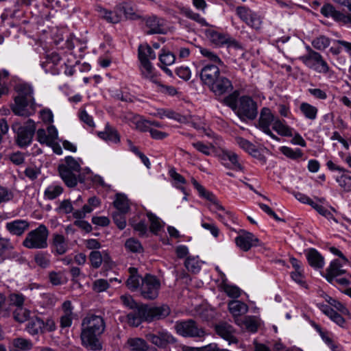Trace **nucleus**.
I'll return each instance as SVG.
<instances>
[{
  "label": "nucleus",
  "instance_id": "obj_20",
  "mask_svg": "<svg viewBox=\"0 0 351 351\" xmlns=\"http://www.w3.org/2000/svg\"><path fill=\"white\" fill-rule=\"evenodd\" d=\"M321 13L326 17H332L335 21L351 24V15L343 14L340 11L337 10L330 3L325 4L322 7Z\"/></svg>",
  "mask_w": 351,
  "mask_h": 351
},
{
  "label": "nucleus",
  "instance_id": "obj_41",
  "mask_svg": "<svg viewBox=\"0 0 351 351\" xmlns=\"http://www.w3.org/2000/svg\"><path fill=\"white\" fill-rule=\"evenodd\" d=\"M272 128L278 134L283 136H292V129L285 124V121L280 120L278 117L276 118Z\"/></svg>",
  "mask_w": 351,
  "mask_h": 351
},
{
  "label": "nucleus",
  "instance_id": "obj_26",
  "mask_svg": "<svg viewBox=\"0 0 351 351\" xmlns=\"http://www.w3.org/2000/svg\"><path fill=\"white\" fill-rule=\"evenodd\" d=\"M237 143L241 148L247 152L252 156L265 162V158L262 155L260 151L256 147V146L250 143L249 141L242 138L238 137L236 138Z\"/></svg>",
  "mask_w": 351,
  "mask_h": 351
},
{
  "label": "nucleus",
  "instance_id": "obj_38",
  "mask_svg": "<svg viewBox=\"0 0 351 351\" xmlns=\"http://www.w3.org/2000/svg\"><path fill=\"white\" fill-rule=\"evenodd\" d=\"M129 273L130 277L126 281L128 288L132 291H136L138 289H140L142 278L137 274V269L134 267H130Z\"/></svg>",
  "mask_w": 351,
  "mask_h": 351
},
{
  "label": "nucleus",
  "instance_id": "obj_3",
  "mask_svg": "<svg viewBox=\"0 0 351 351\" xmlns=\"http://www.w3.org/2000/svg\"><path fill=\"white\" fill-rule=\"evenodd\" d=\"M12 128L16 133V143L20 147H27L31 143L36 130V125L33 120L28 119L24 125L14 123Z\"/></svg>",
  "mask_w": 351,
  "mask_h": 351
},
{
  "label": "nucleus",
  "instance_id": "obj_31",
  "mask_svg": "<svg viewBox=\"0 0 351 351\" xmlns=\"http://www.w3.org/2000/svg\"><path fill=\"white\" fill-rule=\"evenodd\" d=\"M16 89L18 95L15 98H19L20 100L32 102V106H35L33 89L30 85L27 84H20L16 86Z\"/></svg>",
  "mask_w": 351,
  "mask_h": 351
},
{
  "label": "nucleus",
  "instance_id": "obj_4",
  "mask_svg": "<svg viewBox=\"0 0 351 351\" xmlns=\"http://www.w3.org/2000/svg\"><path fill=\"white\" fill-rule=\"evenodd\" d=\"M174 328L176 332L184 337L202 338L206 332L193 319L176 322Z\"/></svg>",
  "mask_w": 351,
  "mask_h": 351
},
{
  "label": "nucleus",
  "instance_id": "obj_56",
  "mask_svg": "<svg viewBox=\"0 0 351 351\" xmlns=\"http://www.w3.org/2000/svg\"><path fill=\"white\" fill-rule=\"evenodd\" d=\"M59 166H64L66 169L72 170L76 173H80L81 169L80 164L72 156L66 157L65 163L60 165Z\"/></svg>",
  "mask_w": 351,
  "mask_h": 351
},
{
  "label": "nucleus",
  "instance_id": "obj_19",
  "mask_svg": "<svg viewBox=\"0 0 351 351\" xmlns=\"http://www.w3.org/2000/svg\"><path fill=\"white\" fill-rule=\"evenodd\" d=\"M36 138L41 144L47 146L53 145L58 138V131L53 125H50L47 130L38 129L36 132Z\"/></svg>",
  "mask_w": 351,
  "mask_h": 351
},
{
  "label": "nucleus",
  "instance_id": "obj_35",
  "mask_svg": "<svg viewBox=\"0 0 351 351\" xmlns=\"http://www.w3.org/2000/svg\"><path fill=\"white\" fill-rule=\"evenodd\" d=\"M237 325L251 332H256L260 326V320L256 316H245L242 317L239 324Z\"/></svg>",
  "mask_w": 351,
  "mask_h": 351
},
{
  "label": "nucleus",
  "instance_id": "obj_36",
  "mask_svg": "<svg viewBox=\"0 0 351 351\" xmlns=\"http://www.w3.org/2000/svg\"><path fill=\"white\" fill-rule=\"evenodd\" d=\"M345 270L342 268V264L339 260H334L331 262L326 270V279L328 282L333 283V280L338 276L343 274Z\"/></svg>",
  "mask_w": 351,
  "mask_h": 351
},
{
  "label": "nucleus",
  "instance_id": "obj_39",
  "mask_svg": "<svg viewBox=\"0 0 351 351\" xmlns=\"http://www.w3.org/2000/svg\"><path fill=\"white\" fill-rule=\"evenodd\" d=\"M156 55L152 47L148 45H141L138 47V58L141 63L149 62L150 60H154Z\"/></svg>",
  "mask_w": 351,
  "mask_h": 351
},
{
  "label": "nucleus",
  "instance_id": "obj_51",
  "mask_svg": "<svg viewBox=\"0 0 351 351\" xmlns=\"http://www.w3.org/2000/svg\"><path fill=\"white\" fill-rule=\"evenodd\" d=\"M330 39L324 36H320L312 42V45L317 50H324L330 45Z\"/></svg>",
  "mask_w": 351,
  "mask_h": 351
},
{
  "label": "nucleus",
  "instance_id": "obj_1",
  "mask_svg": "<svg viewBox=\"0 0 351 351\" xmlns=\"http://www.w3.org/2000/svg\"><path fill=\"white\" fill-rule=\"evenodd\" d=\"M105 322L99 315H88L82 322L80 335L82 345L92 350H99L102 348L99 337L104 332Z\"/></svg>",
  "mask_w": 351,
  "mask_h": 351
},
{
  "label": "nucleus",
  "instance_id": "obj_22",
  "mask_svg": "<svg viewBox=\"0 0 351 351\" xmlns=\"http://www.w3.org/2000/svg\"><path fill=\"white\" fill-rule=\"evenodd\" d=\"M12 110L16 115L29 117L34 112V106H32V102L14 98V104L12 106Z\"/></svg>",
  "mask_w": 351,
  "mask_h": 351
},
{
  "label": "nucleus",
  "instance_id": "obj_30",
  "mask_svg": "<svg viewBox=\"0 0 351 351\" xmlns=\"http://www.w3.org/2000/svg\"><path fill=\"white\" fill-rule=\"evenodd\" d=\"M124 347L130 351H147L149 348L147 341L140 337L128 338Z\"/></svg>",
  "mask_w": 351,
  "mask_h": 351
},
{
  "label": "nucleus",
  "instance_id": "obj_15",
  "mask_svg": "<svg viewBox=\"0 0 351 351\" xmlns=\"http://www.w3.org/2000/svg\"><path fill=\"white\" fill-rule=\"evenodd\" d=\"M221 163L226 168L235 170L243 171V168L239 162L238 155L231 150H223L220 154Z\"/></svg>",
  "mask_w": 351,
  "mask_h": 351
},
{
  "label": "nucleus",
  "instance_id": "obj_63",
  "mask_svg": "<svg viewBox=\"0 0 351 351\" xmlns=\"http://www.w3.org/2000/svg\"><path fill=\"white\" fill-rule=\"evenodd\" d=\"M109 287V282L105 279L96 280L93 284V290L98 293L107 290Z\"/></svg>",
  "mask_w": 351,
  "mask_h": 351
},
{
  "label": "nucleus",
  "instance_id": "obj_52",
  "mask_svg": "<svg viewBox=\"0 0 351 351\" xmlns=\"http://www.w3.org/2000/svg\"><path fill=\"white\" fill-rule=\"evenodd\" d=\"M223 290L228 297L232 298H238L241 294V290L235 285L224 284Z\"/></svg>",
  "mask_w": 351,
  "mask_h": 351
},
{
  "label": "nucleus",
  "instance_id": "obj_21",
  "mask_svg": "<svg viewBox=\"0 0 351 351\" xmlns=\"http://www.w3.org/2000/svg\"><path fill=\"white\" fill-rule=\"evenodd\" d=\"M217 334L223 339L228 341L229 343H237V339L235 337V330L232 325L227 322H221L215 326Z\"/></svg>",
  "mask_w": 351,
  "mask_h": 351
},
{
  "label": "nucleus",
  "instance_id": "obj_62",
  "mask_svg": "<svg viewBox=\"0 0 351 351\" xmlns=\"http://www.w3.org/2000/svg\"><path fill=\"white\" fill-rule=\"evenodd\" d=\"M93 210L88 204L82 206L81 210H76L73 213V217L77 219H84L86 214L90 213Z\"/></svg>",
  "mask_w": 351,
  "mask_h": 351
},
{
  "label": "nucleus",
  "instance_id": "obj_43",
  "mask_svg": "<svg viewBox=\"0 0 351 351\" xmlns=\"http://www.w3.org/2000/svg\"><path fill=\"white\" fill-rule=\"evenodd\" d=\"M114 206L117 209V212L125 214L129 211L130 206L128 198L121 194H118L114 202Z\"/></svg>",
  "mask_w": 351,
  "mask_h": 351
},
{
  "label": "nucleus",
  "instance_id": "obj_57",
  "mask_svg": "<svg viewBox=\"0 0 351 351\" xmlns=\"http://www.w3.org/2000/svg\"><path fill=\"white\" fill-rule=\"evenodd\" d=\"M147 216L151 223L149 228L150 230L152 232L156 234L162 228V225L159 219L152 213H148Z\"/></svg>",
  "mask_w": 351,
  "mask_h": 351
},
{
  "label": "nucleus",
  "instance_id": "obj_6",
  "mask_svg": "<svg viewBox=\"0 0 351 351\" xmlns=\"http://www.w3.org/2000/svg\"><path fill=\"white\" fill-rule=\"evenodd\" d=\"M300 60L308 68L320 73H328L330 67L319 53L308 48V53L302 56Z\"/></svg>",
  "mask_w": 351,
  "mask_h": 351
},
{
  "label": "nucleus",
  "instance_id": "obj_13",
  "mask_svg": "<svg viewBox=\"0 0 351 351\" xmlns=\"http://www.w3.org/2000/svg\"><path fill=\"white\" fill-rule=\"evenodd\" d=\"M219 77H220V70L217 65L208 64L201 69V80L208 87L210 86Z\"/></svg>",
  "mask_w": 351,
  "mask_h": 351
},
{
  "label": "nucleus",
  "instance_id": "obj_64",
  "mask_svg": "<svg viewBox=\"0 0 351 351\" xmlns=\"http://www.w3.org/2000/svg\"><path fill=\"white\" fill-rule=\"evenodd\" d=\"M112 218L114 222L117 224L119 229L123 230L125 228L126 226L125 214H122L121 213L119 212H114L112 214Z\"/></svg>",
  "mask_w": 351,
  "mask_h": 351
},
{
  "label": "nucleus",
  "instance_id": "obj_11",
  "mask_svg": "<svg viewBox=\"0 0 351 351\" xmlns=\"http://www.w3.org/2000/svg\"><path fill=\"white\" fill-rule=\"evenodd\" d=\"M276 117L272 114L270 109L268 108H263L260 114L258 120L259 128L267 135L270 136L274 139H278L270 130L271 124L274 123Z\"/></svg>",
  "mask_w": 351,
  "mask_h": 351
},
{
  "label": "nucleus",
  "instance_id": "obj_24",
  "mask_svg": "<svg viewBox=\"0 0 351 351\" xmlns=\"http://www.w3.org/2000/svg\"><path fill=\"white\" fill-rule=\"evenodd\" d=\"M18 258V254L14 251V247L9 239L0 238V263L6 259Z\"/></svg>",
  "mask_w": 351,
  "mask_h": 351
},
{
  "label": "nucleus",
  "instance_id": "obj_29",
  "mask_svg": "<svg viewBox=\"0 0 351 351\" xmlns=\"http://www.w3.org/2000/svg\"><path fill=\"white\" fill-rule=\"evenodd\" d=\"M88 258L91 265L95 269L99 268L103 261L105 263H108L110 261V257L107 251L99 252L97 250L92 251L89 256Z\"/></svg>",
  "mask_w": 351,
  "mask_h": 351
},
{
  "label": "nucleus",
  "instance_id": "obj_37",
  "mask_svg": "<svg viewBox=\"0 0 351 351\" xmlns=\"http://www.w3.org/2000/svg\"><path fill=\"white\" fill-rule=\"evenodd\" d=\"M98 136L101 139L118 143L120 141V136L117 130L107 123L105 126L104 131L98 133Z\"/></svg>",
  "mask_w": 351,
  "mask_h": 351
},
{
  "label": "nucleus",
  "instance_id": "obj_9",
  "mask_svg": "<svg viewBox=\"0 0 351 351\" xmlns=\"http://www.w3.org/2000/svg\"><path fill=\"white\" fill-rule=\"evenodd\" d=\"M236 11L239 17L248 26L255 29H261L263 21L256 13L245 6L237 7Z\"/></svg>",
  "mask_w": 351,
  "mask_h": 351
},
{
  "label": "nucleus",
  "instance_id": "obj_12",
  "mask_svg": "<svg viewBox=\"0 0 351 351\" xmlns=\"http://www.w3.org/2000/svg\"><path fill=\"white\" fill-rule=\"evenodd\" d=\"M258 241L252 233L241 230L239 235L235 238V243L237 247L241 250L247 252L251 249V247L257 245Z\"/></svg>",
  "mask_w": 351,
  "mask_h": 351
},
{
  "label": "nucleus",
  "instance_id": "obj_48",
  "mask_svg": "<svg viewBox=\"0 0 351 351\" xmlns=\"http://www.w3.org/2000/svg\"><path fill=\"white\" fill-rule=\"evenodd\" d=\"M63 192V188L60 185H50L45 191V195L49 199H54Z\"/></svg>",
  "mask_w": 351,
  "mask_h": 351
},
{
  "label": "nucleus",
  "instance_id": "obj_17",
  "mask_svg": "<svg viewBox=\"0 0 351 351\" xmlns=\"http://www.w3.org/2000/svg\"><path fill=\"white\" fill-rule=\"evenodd\" d=\"M145 23V32L147 34L165 33V21L162 19L152 16L147 18Z\"/></svg>",
  "mask_w": 351,
  "mask_h": 351
},
{
  "label": "nucleus",
  "instance_id": "obj_18",
  "mask_svg": "<svg viewBox=\"0 0 351 351\" xmlns=\"http://www.w3.org/2000/svg\"><path fill=\"white\" fill-rule=\"evenodd\" d=\"M208 88L216 96H221L231 92L233 86L227 77L220 75Z\"/></svg>",
  "mask_w": 351,
  "mask_h": 351
},
{
  "label": "nucleus",
  "instance_id": "obj_49",
  "mask_svg": "<svg viewBox=\"0 0 351 351\" xmlns=\"http://www.w3.org/2000/svg\"><path fill=\"white\" fill-rule=\"evenodd\" d=\"M280 151L285 156L293 160L301 158L303 155L302 152L300 149H293L286 146L282 147Z\"/></svg>",
  "mask_w": 351,
  "mask_h": 351
},
{
  "label": "nucleus",
  "instance_id": "obj_16",
  "mask_svg": "<svg viewBox=\"0 0 351 351\" xmlns=\"http://www.w3.org/2000/svg\"><path fill=\"white\" fill-rule=\"evenodd\" d=\"M228 308L236 324H239L242 315L247 313L249 307L245 302L234 300L228 303Z\"/></svg>",
  "mask_w": 351,
  "mask_h": 351
},
{
  "label": "nucleus",
  "instance_id": "obj_44",
  "mask_svg": "<svg viewBox=\"0 0 351 351\" xmlns=\"http://www.w3.org/2000/svg\"><path fill=\"white\" fill-rule=\"evenodd\" d=\"M121 12L119 11L118 5L113 11H108L107 10H101V16L108 22L112 23H117L121 21Z\"/></svg>",
  "mask_w": 351,
  "mask_h": 351
},
{
  "label": "nucleus",
  "instance_id": "obj_32",
  "mask_svg": "<svg viewBox=\"0 0 351 351\" xmlns=\"http://www.w3.org/2000/svg\"><path fill=\"white\" fill-rule=\"evenodd\" d=\"M51 246L58 255H62L68 250V242L62 234H54L53 235Z\"/></svg>",
  "mask_w": 351,
  "mask_h": 351
},
{
  "label": "nucleus",
  "instance_id": "obj_61",
  "mask_svg": "<svg viewBox=\"0 0 351 351\" xmlns=\"http://www.w3.org/2000/svg\"><path fill=\"white\" fill-rule=\"evenodd\" d=\"M58 210L60 213H62L64 214H69L73 213L74 208L73 205L70 199H64L60 203V205L58 208Z\"/></svg>",
  "mask_w": 351,
  "mask_h": 351
},
{
  "label": "nucleus",
  "instance_id": "obj_45",
  "mask_svg": "<svg viewBox=\"0 0 351 351\" xmlns=\"http://www.w3.org/2000/svg\"><path fill=\"white\" fill-rule=\"evenodd\" d=\"M132 123L134 128L141 132H149L151 128L149 127V121L144 119L138 115L133 116Z\"/></svg>",
  "mask_w": 351,
  "mask_h": 351
},
{
  "label": "nucleus",
  "instance_id": "obj_2",
  "mask_svg": "<svg viewBox=\"0 0 351 351\" xmlns=\"http://www.w3.org/2000/svg\"><path fill=\"white\" fill-rule=\"evenodd\" d=\"M49 230L47 228L40 224L34 230L29 232L22 245L27 249H45L47 247Z\"/></svg>",
  "mask_w": 351,
  "mask_h": 351
},
{
  "label": "nucleus",
  "instance_id": "obj_58",
  "mask_svg": "<svg viewBox=\"0 0 351 351\" xmlns=\"http://www.w3.org/2000/svg\"><path fill=\"white\" fill-rule=\"evenodd\" d=\"M156 116L160 119L169 118L177 120L180 115L169 109H159L157 110Z\"/></svg>",
  "mask_w": 351,
  "mask_h": 351
},
{
  "label": "nucleus",
  "instance_id": "obj_33",
  "mask_svg": "<svg viewBox=\"0 0 351 351\" xmlns=\"http://www.w3.org/2000/svg\"><path fill=\"white\" fill-rule=\"evenodd\" d=\"M60 176L65 184L69 187H74L77 184V179L75 171L66 169L64 166H59Z\"/></svg>",
  "mask_w": 351,
  "mask_h": 351
},
{
  "label": "nucleus",
  "instance_id": "obj_28",
  "mask_svg": "<svg viewBox=\"0 0 351 351\" xmlns=\"http://www.w3.org/2000/svg\"><path fill=\"white\" fill-rule=\"evenodd\" d=\"M145 310L144 305L141 306H138L134 308V310L128 313L127 315V322L128 324L131 326H138L143 322H146V313L145 315L143 313V311Z\"/></svg>",
  "mask_w": 351,
  "mask_h": 351
},
{
  "label": "nucleus",
  "instance_id": "obj_47",
  "mask_svg": "<svg viewBox=\"0 0 351 351\" xmlns=\"http://www.w3.org/2000/svg\"><path fill=\"white\" fill-rule=\"evenodd\" d=\"M300 110L304 115L311 120H314L317 117V108L308 103H302L300 107Z\"/></svg>",
  "mask_w": 351,
  "mask_h": 351
},
{
  "label": "nucleus",
  "instance_id": "obj_8",
  "mask_svg": "<svg viewBox=\"0 0 351 351\" xmlns=\"http://www.w3.org/2000/svg\"><path fill=\"white\" fill-rule=\"evenodd\" d=\"M206 34L210 41L216 46L221 47L226 45L228 47L240 48L239 44L228 34L213 29L207 30Z\"/></svg>",
  "mask_w": 351,
  "mask_h": 351
},
{
  "label": "nucleus",
  "instance_id": "obj_5",
  "mask_svg": "<svg viewBox=\"0 0 351 351\" xmlns=\"http://www.w3.org/2000/svg\"><path fill=\"white\" fill-rule=\"evenodd\" d=\"M160 289V281L155 276L146 274L141 278L140 287L141 295L149 300H155L158 296Z\"/></svg>",
  "mask_w": 351,
  "mask_h": 351
},
{
  "label": "nucleus",
  "instance_id": "obj_50",
  "mask_svg": "<svg viewBox=\"0 0 351 351\" xmlns=\"http://www.w3.org/2000/svg\"><path fill=\"white\" fill-rule=\"evenodd\" d=\"M199 52L203 56L207 58L209 60L212 61L213 62L217 63L220 66L223 65V62L221 60L219 57L210 50L206 48L199 47Z\"/></svg>",
  "mask_w": 351,
  "mask_h": 351
},
{
  "label": "nucleus",
  "instance_id": "obj_60",
  "mask_svg": "<svg viewBox=\"0 0 351 351\" xmlns=\"http://www.w3.org/2000/svg\"><path fill=\"white\" fill-rule=\"evenodd\" d=\"M125 247L132 252H139L142 250L141 243L133 238L128 239L125 243Z\"/></svg>",
  "mask_w": 351,
  "mask_h": 351
},
{
  "label": "nucleus",
  "instance_id": "obj_34",
  "mask_svg": "<svg viewBox=\"0 0 351 351\" xmlns=\"http://www.w3.org/2000/svg\"><path fill=\"white\" fill-rule=\"evenodd\" d=\"M306 258L308 264L315 269H321L324 265V257L315 249L308 250Z\"/></svg>",
  "mask_w": 351,
  "mask_h": 351
},
{
  "label": "nucleus",
  "instance_id": "obj_53",
  "mask_svg": "<svg viewBox=\"0 0 351 351\" xmlns=\"http://www.w3.org/2000/svg\"><path fill=\"white\" fill-rule=\"evenodd\" d=\"M336 181L343 190L346 192L351 191V177L350 176L343 174L336 178Z\"/></svg>",
  "mask_w": 351,
  "mask_h": 351
},
{
  "label": "nucleus",
  "instance_id": "obj_10",
  "mask_svg": "<svg viewBox=\"0 0 351 351\" xmlns=\"http://www.w3.org/2000/svg\"><path fill=\"white\" fill-rule=\"evenodd\" d=\"M146 338L159 348H166L169 344L177 342L176 338L166 331L158 332L157 334L149 333Z\"/></svg>",
  "mask_w": 351,
  "mask_h": 351
},
{
  "label": "nucleus",
  "instance_id": "obj_27",
  "mask_svg": "<svg viewBox=\"0 0 351 351\" xmlns=\"http://www.w3.org/2000/svg\"><path fill=\"white\" fill-rule=\"evenodd\" d=\"M25 330L31 335H38L45 332V324L43 319L37 316L29 318Z\"/></svg>",
  "mask_w": 351,
  "mask_h": 351
},
{
  "label": "nucleus",
  "instance_id": "obj_25",
  "mask_svg": "<svg viewBox=\"0 0 351 351\" xmlns=\"http://www.w3.org/2000/svg\"><path fill=\"white\" fill-rule=\"evenodd\" d=\"M62 315L60 318L61 328H68L72 324L74 314L73 312V307L71 301L66 300L62 304Z\"/></svg>",
  "mask_w": 351,
  "mask_h": 351
},
{
  "label": "nucleus",
  "instance_id": "obj_42",
  "mask_svg": "<svg viewBox=\"0 0 351 351\" xmlns=\"http://www.w3.org/2000/svg\"><path fill=\"white\" fill-rule=\"evenodd\" d=\"M141 71L142 75L145 78L153 82L154 83H158L157 75L154 71V68L150 62L141 63Z\"/></svg>",
  "mask_w": 351,
  "mask_h": 351
},
{
  "label": "nucleus",
  "instance_id": "obj_59",
  "mask_svg": "<svg viewBox=\"0 0 351 351\" xmlns=\"http://www.w3.org/2000/svg\"><path fill=\"white\" fill-rule=\"evenodd\" d=\"M119 11H121V21L123 17L132 19L134 14L132 8L126 3L118 5Z\"/></svg>",
  "mask_w": 351,
  "mask_h": 351
},
{
  "label": "nucleus",
  "instance_id": "obj_46",
  "mask_svg": "<svg viewBox=\"0 0 351 351\" xmlns=\"http://www.w3.org/2000/svg\"><path fill=\"white\" fill-rule=\"evenodd\" d=\"M30 311L25 308L22 307L16 308L14 311L13 312V316L16 321L20 323H23L25 322H28L29 318L32 317L30 316Z\"/></svg>",
  "mask_w": 351,
  "mask_h": 351
},
{
  "label": "nucleus",
  "instance_id": "obj_54",
  "mask_svg": "<svg viewBox=\"0 0 351 351\" xmlns=\"http://www.w3.org/2000/svg\"><path fill=\"white\" fill-rule=\"evenodd\" d=\"M185 267L186 269L193 273H197L200 270L201 266L200 264L197 260V258L194 257H187L185 263Z\"/></svg>",
  "mask_w": 351,
  "mask_h": 351
},
{
  "label": "nucleus",
  "instance_id": "obj_7",
  "mask_svg": "<svg viewBox=\"0 0 351 351\" xmlns=\"http://www.w3.org/2000/svg\"><path fill=\"white\" fill-rule=\"evenodd\" d=\"M237 114L243 119H254L257 116L256 104L250 97H241L239 99Z\"/></svg>",
  "mask_w": 351,
  "mask_h": 351
},
{
  "label": "nucleus",
  "instance_id": "obj_23",
  "mask_svg": "<svg viewBox=\"0 0 351 351\" xmlns=\"http://www.w3.org/2000/svg\"><path fill=\"white\" fill-rule=\"evenodd\" d=\"M29 228V223L23 219H16L5 224L6 230L12 235L22 236Z\"/></svg>",
  "mask_w": 351,
  "mask_h": 351
},
{
  "label": "nucleus",
  "instance_id": "obj_55",
  "mask_svg": "<svg viewBox=\"0 0 351 351\" xmlns=\"http://www.w3.org/2000/svg\"><path fill=\"white\" fill-rule=\"evenodd\" d=\"M159 60L162 65L169 66L174 63L176 57L173 53L164 50L159 56Z\"/></svg>",
  "mask_w": 351,
  "mask_h": 351
},
{
  "label": "nucleus",
  "instance_id": "obj_40",
  "mask_svg": "<svg viewBox=\"0 0 351 351\" xmlns=\"http://www.w3.org/2000/svg\"><path fill=\"white\" fill-rule=\"evenodd\" d=\"M33 347L32 342L23 337H17L12 340V346L10 348L11 350H30Z\"/></svg>",
  "mask_w": 351,
  "mask_h": 351
},
{
  "label": "nucleus",
  "instance_id": "obj_14",
  "mask_svg": "<svg viewBox=\"0 0 351 351\" xmlns=\"http://www.w3.org/2000/svg\"><path fill=\"white\" fill-rule=\"evenodd\" d=\"M145 309L143 315L146 313V322H151L154 319H160L166 317L170 314V308L167 305L149 307L144 305Z\"/></svg>",
  "mask_w": 351,
  "mask_h": 351
}]
</instances>
